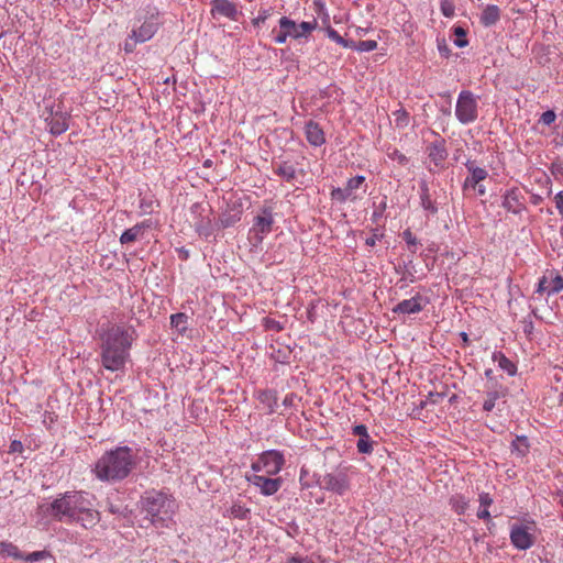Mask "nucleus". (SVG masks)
<instances>
[{"label":"nucleus","instance_id":"nucleus-1","mask_svg":"<svg viewBox=\"0 0 563 563\" xmlns=\"http://www.w3.org/2000/svg\"><path fill=\"white\" fill-rule=\"evenodd\" d=\"M58 521L79 523L85 529L93 528L100 521V514L84 493H66L56 498L47 509Z\"/></svg>","mask_w":563,"mask_h":563},{"label":"nucleus","instance_id":"nucleus-2","mask_svg":"<svg viewBox=\"0 0 563 563\" xmlns=\"http://www.w3.org/2000/svg\"><path fill=\"white\" fill-rule=\"evenodd\" d=\"M134 331L123 325H112L103 335L101 344L102 366L111 372L124 367L132 346Z\"/></svg>","mask_w":563,"mask_h":563},{"label":"nucleus","instance_id":"nucleus-3","mask_svg":"<svg viewBox=\"0 0 563 563\" xmlns=\"http://www.w3.org/2000/svg\"><path fill=\"white\" fill-rule=\"evenodd\" d=\"M137 456L124 445L104 452L96 462L93 473L103 482H118L126 478L136 466Z\"/></svg>","mask_w":563,"mask_h":563},{"label":"nucleus","instance_id":"nucleus-4","mask_svg":"<svg viewBox=\"0 0 563 563\" xmlns=\"http://www.w3.org/2000/svg\"><path fill=\"white\" fill-rule=\"evenodd\" d=\"M142 509L156 528H167L178 508L176 499L164 492L151 490L141 499Z\"/></svg>","mask_w":563,"mask_h":563},{"label":"nucleus","instance_id":"nucleus-5","mask_svg":"<svg viewBox=\"0 0 563 563\" xmlns=\"http://www.w3.org/2000/svg\"><path fill=\"white\" fill-rule=\"evenodd\" d=\"M478 97L470 90H462L456 100L455 115L463 124L474 122L478 117Z\"/></svg>","mask_w":563,"mask_h":563},{"label":"nucleus","instance_id":"nucleus-6","mask_svg":"<svg viewBox=\"0 0 563 563\" xmlns=\"http://www.w3.org/2000/svg\"><path fill=\"white\" fill-rule=\"evenodd\" d=\"M537 526L532 520L514 523L510 529V541L518 550L531 548L536 540Z\"/></svg>","mask_w":563,"mask_h":563},{"label":"nucleus","instance_id":"nucleus-7","mask_svg":"<svg viewBox=\"0 0 563 563\" xmlns=\"http://www.w3.org/2000/svg\"><path fill=\"white\" fill-rule=\"evenodd\" d=\"M192 225L199 235L210 236L212 234L211 208L209 205L195 203L190 209Z\"/></svg>","mask_w":563,"mask_h":563},{"label":"nucleus","instance_id":"nucleus-8","mask_svg":"<svg viewBox=\"0 0 563 563\" xmlns=\"http://www.w3.org/2000/svg\"><path fill=\"white\" fill-rule=\"evenodd\" d=\"M279 29H287L290 33V37L299 40L301 37H308V35L317 29V20L303 21L297 24L294 20L288 16H282L278 21Z\"/></svg>","mask_w":563,"mask_h":563},{"label":"nucleus","instance_id":"nucleus-9","mask_svg":"<svg viewBox=\"0 0 563 563\" xmlns=\"http://www.w3.org/2000/svg\"><path fill=\"white\" fill-rule=\"evenodd\" d=\"M48 117L45 118L46 128L53 136H58L68 129V117L59 109V103H53Z\"/></svg>","mask_w":563,"mask_h":563},{"label":"nucleus","instance_id":"nucleus-10","mask_svg":"<svg viewBox=\"0 0 563 563\" xmlns=\"http://www.w3.org/2000/svg\"><path fill=\"white\" fill-rule=\"evenodd\" d=\"M274 224L273 207L263 206L254 219L252 231L255 232L257 241L261 242L265 235L272 232Z\"/></svg>","mask_w":563,"mask_h":563},{"label":"nucleus","instance_id":"nucleus-11","mask_svg":"<svg viewBox=\"0 0 563 563\" xmlns=\"http://www.w3.org/2000/svg\"><path fill=\"white\" fill-rule=\"evenodd\" d=\"M364 176H355L347 180L345 187L333 189L331 196L333 199H336L341 202L346 200H356L358 198L356 191L364 185Z\"/></svg>","mask_w":563,"mask_h":563},{"label":"nucleus","instance_id":"nucleus-12","mask_svg":"<svg viewBox=\"0 0 563 563\" xmlns=\"http://www.w3.org/2000/svg\"><path fill=\"white\" fill-rule=\"evenodd\" d=\"M246 481L251 483L253 486L257 487L262 495L272 496L276 494L283 484L280 477L269 478L263 475H246Z\"/></svg>","mask_w":563,"mask_h":563},{"label":"nucleus","instance_id":"nucleus-13","mask_svg":"<svg viewBox=\"0 0 563 563\" xmlns=\"http://www.w3.org/2000/svg\"><path fill=\"white\" fill-rule=\"evenodd\" d=\"M210 4L213 18L219 15L236 22L242 15L238 5L230 0H211Z\"/></svg>","mask_w":563,"mask_h":563},{"label":"nucleus","instance_id":"nucleus-14","mask_svg":"<svg viewBox=\"0 0 563 563\" xmlns=\"http://www.w3.org/2000/svg\"><path fill=\"white\" fill-rule=\"evenodd\" d=\"M261 462L263 463L264 472L266 474L276 475L282 471L285 464V459L280 452L269 450L261 454Z\"/></svg>","mask_w":563,"mask_h":563},{"label":"nucleus","instance_id":"nucleus-15","mask_svg":"<svg viewBox=\"0 0 563 563\" xmlns=\"http://www.w3.org/2000/svg\"><path fill=\"white\" fill-rule=\"evenodd\" d=\"M427 303L428 300H426L420 294H417L409 299H405L398 302L393 308V312L397 314L418 313L423 310Z\"/></svg>","mask_w":563,"mask_h":563},{"label":"nucleus","instance_id":"nucleus-16","mask_svg":"<svg viewBox=\"0 0 563 563\" xmlns=\"http://www.w3.org/2000/svg\"><path fill=\"white\" fill-rule=\"evenodd\" d=\"M321 485L324 489L339 495L344 494L350 487L347 476L342 473L324 475Z\"/></svg>","mask_w":563,"mask_h":563},{"label":"nucleus","instance_id":"nucleus-17","mask_svg":"<svg viewBox=\"0 0 563 563\" xmlns=\"http://www.w3.org/2000/svg\"><path fill=\"white\" fill-rule=\"evenodd\" d=\"M503 207L514 214H519L525 209L523 197L518 189L508 190L503 199Z\"/></svg>","mask_w":563,"mask_h":563},{"label":"nucleus","instance_id":"nucleus-18","mask_svg":"<svg viewBox=\"0 0 563 563\" xmlns=\"http://www.w3.org/2000/svg\"><path fill=\"white\" fill-rule=\"evenodd\" d=\"M157 30H158L157 22H155L153 20H148V21H144L140 27L133 29L131 33L136 38V41H139L140 43H145V42L150 41L155 35Z\"/></svg>","mask_w":563,"mask_h":563},{"label":"nucleus","instance_id":"nucleus-19","mask_svg":"<svg viewBox=\"0 0 563 563\" xmlns=\"http://www.w3.org/2000/svg\"><path fill=\"white\" fill-rule=\"evenodd\" d=\"M146 228H150L148 221H143L141 223L135 224L134 227L125 230L121 234L120 242L122 244H128V243H132V242L139 240L140 238L143 236Z\"/></svg>","mask_w":563,"mask_h":563},{"label":"nucleus","instance_id":"nucleus-20","mask_svg":"<svg viewBox=\"0 0 563 563\" xmlns=\"http://www.w3.org/2000/svg\"><path fill=\"white\" fill-rule=\"evenodd\" d=\"M471 175L464 181V190L476 189L477 185L487 177L484 168L467 165Z\"/></svg>","mask_w":563,"mask_h":563},{"label":"nucleus","instance_id":"nucleus-21","mask_svg":"<svg viewBox=\"0 0 563 563\" xmlns=\"http://www.w3.org/2000/svg\"><path fill=\"white\" fill-rule=\"evenodd\" d=\"M500 19V9L495 4H488L481 13V23L488 27L496 24Z\"/></svg>","mask_w":563,"mask_h":563},{"label":"nucleus","instance_id":"nucleus-22","mask_svg":"<svg viewBox=\"0 0 563 563\" xmlns=\"http://www.w3.org/2000/svg\"><path fill=\"white\" fill-rule=\"evenodd\" d=\"M505 396L506 390L503 387L488 390L483 404V409L487 412L492 411L495 408L496 401Z\"/></svg>","mask_w":563,"mask_h":563},{"label":"nucleus","instance_id":"nucleus-23","mask_svg":"<svg viewBox=\"0 0 563 563\" xmlns=\"http://www.w3.org/2000/svg\"><path fill=\"white\" fill-rule=\"evenodd\" d=\"M493 498L488 493H481L478 496L479 509L477 511V517L483 520H490V512L488 510L489 506L493 504Z\"/></svg>","mask_w":563,"mask_h":563},{"label":"nucleus","instance_id":"nucleus-24","mask_svg":"<svg viewBox=\"0 0 563 563\" xmlns=\"http://www.w3.org/2000/svg\"><path fill=\"white\" fill-rule=\"evenodd\" d=\"M0 555L3 559L12 558L14 560L24 559V554L19 550V548L12 542L1 541L0 542Z\"/></svg>","mask_w":563,"mask_h":563},{"label":"nucleus","instance_id":"nucleus-25","mask_svg":"<svg viewBox=\"0 0 563 563\" xmlns=\"http://www.w3.org/2000/svg\"><path fill=\"white\" fill-rule=\"evenodd\" d=\"M449 504L457 515L465 514L470 507V500L461 494L451 496Z\"/></svg>","mask_w":563,"mask_h":563},{"label":"nucleus","instance_id":"nucleus-26","mask_svg":"<svg viewBox=\"0 0 563 563\" xmlns=\"http://www.w3.org/2000/svg\"><path fill=\"white\" fill-rule=\"evenodd\" d=\"M493 360L498 363V366L509 375H515L517 372L516 365L501 352H495Z\"/></svg>","mask_w":563,"mask_h":563},{"label":"nucleus","instance_id":"nucleus-27","mask_svg":"<svg viewBox=\"0 0 563 563\" xmlns=\"http://www.w3.org/2000/svg\"><path fill=\"white\" fill-rule=\"evenodd\" d=\"M429 156L434 162V164L439 166L445 161L448 151L445 150L443 143H434L429 150Z\"/></svg>","mask_w":563,"mask_h":563},{"label":"nucleus","instance_id":"nucleus-28","mask_svg":"<svg viewBox=\"0 0 563 563\" xmlns=\"http://www.w3.org/2000/svg\"><path fill=\"white\" fill-rule=\"evenodd\" d=\"M545 276L549 277V295H554L563 290V277L560 274L552 271Z\"/></svg>","mask_w":563,"mask_h":563},{"label":"nucleus","instance_id":"nucleus-29","mask_svg":"<svg viewBox=\"0 0 563 563\" xmlns=\"http://www.w3.org/2000/svg\"><path fill=\"white\" fill-rule=\"evenodd\" d=\"M306 136L307 141H324L322 130L318 123L312 121L306 124Z\"/></svg>","mask_w":563,"mask_h":563},{"label":"nucleus","instance_id":"nucleus-30","mask_svg":"<svg viewBox=\"0 0 563 563\" xmlns=\"http://www.w3.org/2000/svg\"><path fill=\"white\" fill-rule=\"evenodd\" d=\"M277 174L283 177L286 181L291 183L295 180L297 170L290 164H280L277 168Z\"/></svg>","mask_w":563,"mask_h":563},{"label":"nucleus","instance_id":"nucleus-31","mask_svg":"<svg viewBox=\"0 0 563 563\" xmlns=\"http://www.w3.org/2000/svg\"><path fill=\"white\" fill-rule=\"evenodd\" d=\"M228 514H229V517L234 518V519H246L250 514V509L246 508L241 503H234L231 506V508L228 510Z\"/></svg>","mask_w":563,"mask_h":563},{"label":"nucleus","instance_id":"nucleus-32","mask_svg":"<svg viewBox=\"0 0 563 563\" xmlns=\"http://www.w3.org/2000/svg\"><path fill=\"white\" fill-rule=\"evenodd\" d=\"M187 316L185 313H175L170 316V324L184 333L187 329Z\"/></svg>","mask_w":563,"mask_h":563},{"label":"nucleus","instance_id":"nucleus-33","mask_svg":"<svg viewBox=\"0 0 563 563\" xmlns=\"http://www.w3.org/2000/svg\"><path fill=\"white\" fill-rule=\"evenodd\" d=\"M327 35L330 40L334 41L336 44L341 45L342 47L350 48L353 47V41H347L343 38L334 29L328 27L327 29Z\"/></svg>","mask_w":563,"mask_h":563},{"label":"nucleus","instance_id":"nucleus-34","mask_svg":"<svg viewBox=\"0 0 563 563\" xmlns=\"http://www.w3.org/2000/svg\"><path fill=\"white\" fill-rule=\"evenodd\" d=\"M357 52H372L377 48V42L374 40H365L360 41L357 43L353 42V47Z\"/></svg>","mask_w":563,"mask_h":563},{"label":"nucleus","instance_id":"nucleus-35","mask_svg":"<svg viewBox=\"0 0 563 563\" xmlns=\"http://www.w3.org/2000/svg\"><path fill=\"white\" fill-rule=\"evenodd\" d=\"M514 451H517L520 455H525L529 450V444L526 438L517 437L511 444Z\"/></svg>","mask_w":563,"mask_h":563},{"label":"nucleus","instance_id":"nucleus-36","mask_svg":"<svg viewBox=\"0 0 563 563\" xmlns=\"http://www.w3.org/2000/svg\"><path fill=\"white\" fill-rule=\"evenodd\" d=\"M441 13L445 18H453L455 13V4L453 0H441L440 3Z\"/></svg>","mask_w":563,"mask_h":563},{"label":"nucleus","instance_id":"nucleus-37","mask_svg":"<svg viewBox=\"0 0 563 563\" xmlns=\"http://www.w3.org/2000/svg\"><path fill=\"white\" fill-rule=\"evenodd\" d=\"M454 35H456V40L454 41L455 46L463 48L467 46L468 42L465 40L466 31L462 26H455L453 29Z\"/></svg>","mask_w":563,"mask_h":563},{"label":"nucleus","instance_id":"nucleus-38","mask_svg":"<svg viewBox=\"0 0 563 563\" xmlns=\"http://www.w3.org/2000/svg\"><path fill=\"white\" fill-rule=\"evenodd\" d=\"M357 451L360 453L368 454L373 451V441L371 437L358 439L356 443Z\"/></svg>","mask_w":563,"mask_h":563},{"label":"nucleus","instance_id":"nucleus-39","mask_svg":"<svg viewBox=\"0 0 563 563\" xmlns=\"http://www.w3.org/2000/svg\"><path fill=\"white\" fill-rule=\"evenodd\" d=\"M394 121L396 126L404 128L408 125L409 114L405 110H397L394 112Z\"/></svg>","mask_w":563,"mask_h":563},{"label":"nucleus","instance_id":"nucleus-40","mask_svg":"<svg viewBox=\"0 0 563 563\" xmlns=\"http://www.w3.org/2000/svg\"><path fill=\"white\" fill-rule=\"evenodd\" d=\"M47 558H51V553L44 550V551H35L30 554H26V555H24L23 560L27 561V562H38V561L45 560Z\"/></svg>","mask_w":563,"mask_h":563},{"label":"nucleus","instance_id":"nucleus-41","mask_svg":"<svg viewBox=\"0 0 563 563\" xmlns=\"http://www.w3.org/2000/svg\"><path fill=\"white\" fill-rule=\"evenodd\" d=\"M271 16V9H261L258 15L252 20L255 27H260Z\"/></svg>","mask_w":563,"mask_h":563},{"label":"nucleus","instance_id":"nucleus-42","mask_svg":"<svg viewBox=\"0 0 563 563\" xmlns=\"http://www.w3.org/2000/svg\"><path fill=\"white\" fill-rule=\"evenodd\" d=\"M555 112L553 110H547L541 114L539 122L542 123L543 125H551L555 121Z\"/></svg>","mask_w":563,"mask_h":563},{"label":"nucleus","instance_id":"nucleus-43","mask_svg":"<svg viewBox=\"0 0 563 563\" xmlns=\"http://www.w3.org/2000/svg\"><path fill=\"white\" fill-rule=\"evenodd\" d=\"M140 42L136 41V38L133 36V34L131 33L129 35V37L124 41V44H123V49L125 53L130 54L132 53L136 45L139 44Z\"/></svg>","mask_w":563,"mask_h":563},{"label":"nucleus","instance_id":"nucleus-44","mask_svg":"<svg viewBox=\"0 0 563 563\" xmlns=\"http://www.w3.org/2000/svg\"><path fill=\"white\" fill-rule=\"evenodd\" d=\"M387 154L393 161H398L399 164H405L407 162L406 156L396 148H388Z\"/></svg>","mask_w":563,"mask_h":563},{"label":"nucleus","instance_id":"nucleus-45","mask_svg":"<svg viewBox=\"0 0 563 563\" xmlns=\"http://www.w3.org/2000/svg\"><path fill=\"white\" fill-rule=\"evenodd\" d=\"M290 37V33L287 29H280L278 33L274 37V42L276 44H284L286 43L287 38Z\"/></svg>","mask_w":563,"mask_h":563},{"label":"nucleus","instance_id":"nucleus-46","mask_svg":"<svg viewBox=\"0 0 563 563\" xmlns=\"http://www.w3.org/2000/svg\"><path fill=\"white\" fill-rule=\"evenodd\" d=\"M537 292H540V294L547 292L549 295V277L548 276L544 275L539 280Z\"/></svg>","mask_w":563,"mask_h":563},{"label":"nucleus","instance_id":"nucleus-47","mask_svg":"<svg viewBox=\"0 0 563 563\" xmlns=\"http://www.w3.org/2000/svg\"><path fill=\"white\" fill-rule=\"evenodd\" d=\"M537 292H540V294L547 292L549 295V277L548 276L544 275L539 280Z\"/></svg>","mask_w":563,"mask_h":563},{"label":"nucleus","instance_id":"nucleus-48","mask_svg":"<svg viewBox=\"0 0 563 563\" xmlns=\"http://www.w3.org/2000/svg\"><path fill=\"white\" fill-rule=\"evenodd\" d=\"M353 434L357 435L360 439L367 438L369 435L365 424H357L353 427Z\"/></svg>","mask_w":563,"mask_h":563},{"label":"nucleus","instance_id":"nucleus-49","mask_svg":"<svg viewBox=\"0 0 563 563\" xmlns=\"http://www.w3.org/2000/svg\"><path fill=\"white\" fill-rule=\"evenodd\" d=\"M285 563H316L312 558L309 556H291Z\"/></svg>","mask_w":563,"mask_h":563},{"label":"nucleus","instance_id":"nucleus-50","mask_svg":"<svg viewBox=\"0 0 563 563\" xmlns=\"http://www.w3.org/2000/svg\"><path fill=\"white\" fill-rule=\"evenodd\" d=\"M554 202L559 213L563 216V191H560L555 195Z\"/></svg>","mask_w":563,"mask_h":563},{"label":"nucleus","instance_id":"nucleus-51","mask_svg":"<svg viewBox=\"0 0 563 563\" xmlns=\"http://www.w3.org/2000/svg\"><path fill=\"white\" fill-rule=\"evenodd\" d=\"M404 240L407 242L408 245L415 246L418 243L417 239L413 236V234L409 230H406L404 232Z\"/></svg>","mask_w":563,"mask_h":563},{"label":"nucleus","instance_id":"nucleus-52","mask_svg":"<svg viewBox=\"0 0 563 563\" xmlns=\"http://www.w3.org/2000/svg\"><path fill=\"white\" fill-rule=\"evenodd\" d=\"M265 325H266V328L274 329L276 331H280L283 329L277 321L272 320V319H266Z\"/></svg>","mask_w":563,"mask_h":563},{"label":"nucleus","instance_id":"nucleus-53","mask_svg":"<svg viewBox=\"0 0 563 563\" xmlns=\"http://www.w3.org/2000/svg\"><path fill=\"white\" fill-rule=\"evenodd\" d=\"M251 467L254 472L264 471L263 463L261 462V455L258 456V459L255 462L252 463Z\"/></svg>","mask_w":563,"mask_h":563},{"label":"nucleus","instance_id":"nucleus-54","mask_svg":"<svg viewBox=\"0 0 563 563\" xmlns=\"http://www.w3.org/2000/svg\"><path fill=\"white\" fill-rule=\"evenodd\" d=\"M11 451L12 452H21L22 451V443L20 441H13L11 443Z\"/></svg>","mask_w":563,"mask_h":563},{"label":"nucleus","instance_id":"nucleus-55","mask_svg":"<svg viewBox=\"0 0 563 563\" xmlns=\"http://www.w3.org/2000/svg\"><path fill=\"white\" fill-rule=\"evenodd\" d=\"M475 190L478 192L479 196L485 195V187L481 185V183L477 185Z\"/></svg>","mask_w":563,"mask_h":563},{"label":"nucleus","instance_id":"nucleus-56","mask_svg":"<svg viewBox=\"0 0 563 563\" xmlns=\"http://www.w3.org/2000/svg\"><path fill=\"white\" fill-rule=\"evenodd\" d=\"M422 205H423V207H424L426 209H431V210H432V212H435V208H433V207L431 206V202H430V201H424V200H423V201H422Z\"/></svg>","mask_w":563,"mask_h":563},{"label":"nucleus","instance_id":"nucleus-57","mask_svg":"<svg viewBox=\"0 0 563 563\" xmlns=\"http://www.w3.org/2000/svg\"><path fill=\"white\" fill-rule=\"evenodd\" d=\"M366 244L369 246H373L375 244V239L374 238L366 239Z\"/></svg>","mask_w":563,"mask_h":563},{"label":"nucleus","instance_id":"nucleus-58","mask_svg":"<svg viewBox=\"0 0 563 563\" xmlns=\"http://www.w3.org/2000/svg\"><path fill=\"white\" fill-rule=\"evenodd\" d=\"M222 223H223V227H229L232 224V222L229 220H222Z\"/></svg>","mask_w":563,"mask_h":563},{"label":"nucleus","instance_id":"nucleus-59","mask_svg":"<svg viewBox=\"0 0 563 563\" xmlns=\"http://www.w3.org/2000/svg\"><path fill=\"white\" fill-rule=\"evenodd\" d=\"M263 397H271L272 396V393L271 391H265L262 394Z\"/></svg>","mask_w":563,"mask_h":563},{"label":"nucleus","instance_id":"nucleus-60","mask_svg":"<svg viewBox=\"0 0 563 563\" xmlns=\"http://www.w3.org/2000/svg\"><path fill=\"white\" fill-rule=\"evenodd\" d=\"M314 4L323 7V3L321 2V0L316 1Z\"/></svg>","mask_w":563,"mask_h":563},{"label":"nucleus","instance_id":"nucleus-61","mask_svg":"<svg viewBox=\"0 0 563 563\" xmlns=\"http://www.w3.org/2000/svg\"><path fill=\"white\" fill-rule=\"evenodd\" d=\"M439 51H440V52H445V53H446V52H448V48H442V47L439 45Z\"/></svg>","mask_w":563,"mask_h":563},{"label":"nucleus","instance_id":"nucleus-62","mask_svg":"<svg viewBox=\"0 0 563 563\" xmlns=\"http://www.w3.org/2000/svg\"><path fill=\"white\" fill-rule=\"evenodd\" d=\"M439 51H440V52H445V53H446V52H448V48H442V47L439 45Z\"/></svg>","mask_w":563,"mask_h":563},{"label":"nucleus","instance_id":"nucleus-63","mask_svg":"<svg viewBox=\"0 0 563 563\" xmlns=\"http://www.w3.org/2000/svg\"><path fill=\"white\" fill-rule=\"evenodd\" d=\"M439 51H440V52H445V53H446V52H448V48H442V47L439 45Z\"/></svg>","mask_w":563,"mask_h":563},{"label":"nucleus","instance_id":"nucleus-64","mask_svg":"<svg viewBox=\"0 0 563 563\" xmlns=\"http://www.w3.org/2000/svg\"><path fill=\"white\" fill-rule=\"evenodd\" d=\"M490 373H492V371H490V369H488V371H486V373H485V374H486V376H490Z\"/></svg>","mask_w":563,"mask_h":563}]
</instances>
